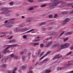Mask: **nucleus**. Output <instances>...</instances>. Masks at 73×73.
Instances as JSON below:
<instances>
[{
  "instance_id": "cd10ccee",
  "label": "nucleus",
  "mask_w": 73,
  "mask_h": 73,
  "mask_svg": "<svg viewBox=\"0 0 73 73\" xmlns=\"http://www.w3.org/2000/svg\"><path fill=\"white\" fill-rule=\"evenodd\" d=\"M59 0H51V2L52 3H54V2H56V1H58Z\"/></svg>"
},
{
  "instance_id": "052dcab7",
  "label": "nucleus",
  "mask_w": 73,
  "mask_h": 73,
  "mask_svg": "<svg viewBox=\"0 0 73 73\" xmlns=\"http://www.w3.org/2000/svg\"><path fill=\"white\" fill-rule=\"evenodd\" d=\"M24 24H22L21 25L20 27H24Z\"/></svg>"
},
{
  "instance_id": "ea45409f",
  "label": "nucleus",
  "mask_w": 73,
  "mask_h": 73,
  "mask_svg": "<svg viewBox=\"0 0 73 73\" xmlns=\"http://www.w3.org/2000/svg\"><path fill=\"white\" fill-rule=\"evenodd\" d=\"M46 4H43L41 5V7H46Z\"/></svg>"
},
{
  "instance_id": "c756f323",
  "label": "nucleus",
  "mask_w": 73,
  "mask_h": 73,
  "mask_svg": "<svg viewBox=\"0 0 73 73\" xmlns=\"http://www.w3.org/2000/svg\"><path fill=\"white\" fill-rule=\"evenodd\" d=\"M46 73H50V72H51V70H46Z\"/></svg>"
},
{
  "instance_id": "bf43d9fd",
  "label": "nucleus",
  "mask_w": 73,
  "mask_h": 73,
  "mask_svg": "<svg viewBox=\"0 0 73 73\" xmlns=\"http://www.w3.org/2000/svg\"><path fill=\"white\" fill-rule=\"evenodd\" d=\"M48 15V14H47V13H44L43 14V16H46V15Z\"/></svg>"
},
{
  "instance_id": "412c9836",
  "label": "nucleus",
  "mask_w": 73,
  "mask_h": 73,
  "mask_svg": "<svg viewBox=\"0 0 73 73\" xmlns=\"http://www.w3.org/2000/svg\"><path fill=\"white\" fill-rule=\"evenodd\" d=\"M68 11H65L62 13V15H65V14H68Z\"/></svg>"
},
{
  "instance_id": "3c124183",
  "label": "nucleus",
  "mask_w": 73,
  "mask_h": 73,
  "mask_svg": "<svg viewBox=\"0 0 73 73\" xmlns=\"http://www.w3.org/2000/svg\"><path fill=\"white\" fill-rule=\"evenodd\" d=\"M7 73H12L11 70H8L7 71Z\"/></svg>"
},
{
  "instance_id": "603ef678",
  "label": "nucleus",
  "mask_w": 73,
  "mask_h": 73,
  "mask_svg": "<svg viewBox=\"0 0 73 73\" xmlns=\"http://www.w3.org/2000/svg\"><path fill=\"white\" fill-rule=\"evenodd\" d=\"M42 31H45L46 30V29L44 28H42Z\"/></svg>"
},
{
  "instance_id": "58836bf2",
  "label": "nucleus",
  "mask_w": 73,
  "mask_h": 73,
  "mask_svg": "<svg viewBox=\"0 0 73 73\" xmlns=\"http://www.w3.org/2000/svg\"><path fill=\"white\" fill-rule=\"evenodd\" d=\"M8 8H5L2 9V10L3 11H7V10H8Z\"/></svg>"
},
{
  "instance_id": "2f4dec72",
  "label": "nucleus",
  "mask_w": 73,
  "mask_h": 73,
  "mask_svg": "<svg viewBox=\"0 0 73 73\" xmlns=\"http://www.w3.org/2000/svg\"><path fill=\"white\" fill-rule=\"evenodd\" d=\"M44 52H42L41 54H40V57H41V56H42L43 55V54H44Z\"/></svg>"
},
{
  "instance_id": "7ed1b4c3",
  "label": "nucleus",
  "mask_w": 73,
  "mask_h": 73,
  "mask_svg": "<svg viewBox=\"0 0 73 73\" xmlns=\"http://www.w3.org/2000/svg\"><path fill=\"white\" fill-rule=\"evenodd\" d=\"M62 57V55H60V54H58L57 55H56L55 56H54L52 59L53 60H55L56 58H57V59L58 58H61Z\"/></svg>"
},
{
  "instance_id": "6ab92c4d",
  "label": "nucleus",
  "mask_w": 73,
  "mask_h": 73,
  "mask_svg": "<svg viewBox=\"0 0 73 73\" xmlns=\"http://www.w3.org/2000/svg\"><path fill=\"white\" fill-rule=\"evenodd\" d=\"M21 68L22 69H26V66H22L21 67Z\"/></svg>"
},
{
  "instance_id": "7c9ffc66",
  "label": "nucleus",
  "mask_w": 73,
  "mask_h": 73,
  "mask_svg": "<svg viewBox=\"0 0 73 73\" xmlns=\"http://www.w3.org/2000/svg\"><path fill=\"white\" fill-rule=\"evenodd\" d=\"M65 33V31H63L60 34V35H59V36L60 37V36H61L64 33Z\"/></svg>"
},
{
  "instance_id": "e433bc0d",
  "label": "nucleus",
  "mask_w": 73,
  "mask_h": 73,
  "mask_svg": "<svg viewBox=\"0 0 73 73\" xmlns=\"http://www.w3.org/2000/svg\"><path fill=\"white\" fill-rule=\"evenodd\" d=\"M68 23V22L64 20L63 21V24H66Z\"/></svg>"
},
{
  "instance_id": "69168bd1",
  "label": "nucleus",
  "mask_w": 73,
  "mask_h": 73,
  "mask_svg": "<svg viewBox=\"0 0 73 73\" xmlns=\"http://www.w3.org/2000/svg\"><path fill=\"white\" fill-rule=\"evenodd\" d=\"M62 3L63 4H64V5L66 4V2H62Z\"/></svg>"
},
{
  "instance_id": "a19ab883",
  "label": "nucleus",
  "mask_w": 73,
  "mask_h": 73,
  "mask_svg": "<svg viewBox=\"0 0 73 73\" xmlns=\"http://www.w3.org/2000/svg\"><path fill=\"white\" fill-rule=\"evenodd\" d=\"M56 17H58V15L57 14H56L54 15V18H56Z\"/></svg>"
},
{
  "instance_id": "680f3d73",
  "label": "nucleus",
  "mask_w": 73,
  "mask_h": 73,
  "mask_svg": "<svg viewBox=\"0 0 73 73\" xmlns=\"http://www.w3.org/2000/svg\"><path fill=\"white\" fill-rule=\"evenodd\" d=\"M68 38H66V39H64V41H67V40H68Z\"/></svg>"
},
{
  "instance_id": "de8ad7c7",
  "label": "nucleus",
  "mask_w": 73,
  "mask_h": 73,
  "mask_svg": "<svg viewBox=\"0 0 73 73\" xmlns=\"http://www.w3.org/2000/svg\"><path fill=\"white\" fill-rule=\"evenodd\" d=\"M12 25H8L7 26V28H11V27H12Z\"/></svg>"
},
{
  "instance_id": "b1692460",
  "label": "nucleus",
  "mask_w": 73,
  "mask_h": 73,
  "mask_svg": "<svg viewBox=\"0 0 73 73\" xmlns=\"http://www.w3.org/2000/svg\"><path fill=\"white\" fill-rule=\"evenodd\" d=\"M34 29H31L29 31H28L27 32H26V33H29V32H32V31H34Z\"/></svg>"
},
{
  "instance_id": "72a5a7b5",
  "label": "nucleus",
  "mask_w": 73,
  "mask_h": 73,
  "mask_svg": "<svg viewBox=\"0 0 73 73\" xmlns=\"http://www.w3.org/2000/svg\"><path fill=\"white\" fill-rule=\"evenodd\" d=\"M5 15V16H10V14L8 13H7L6 12V13Z\"/></svg>"
},
{
  "instance_id": "20e7f679",
  "label": "nucleus",
  "mask_w": 73,
  "mask_h": 73,
  "mask_svg": "<svg viewBox=\"0 0 73 73\" xmlns=\"http://www.w3.org/2000/svg\"><path fill=\"white\" fill-rule=\"evenodd\" d=\"M14 32L15 33H17L20 31V29L18 28L15 27L14 28Z\"/></svg>"
},
{
  "instance_id": "39448f33",
  "label": "nucleus",
  "mask_w": 73,
  "mask_h": 73,
  "mask_svg": "<svg viewBox=\"0 0 73 73\" xmlns=\"http://www.w3.org/2000/svg\"><path fill=\"white\" fill-rule=\"evenodd\" d=\"M70 46V44H69V43H66L64 44L63 45L64 49H65V48H68V47H69Z\"/></svg>"
},
{
  "instance_id": "13d9d810",
  "label": "nucleus",
  "mask_w": 73,
  "mask_h": 73,
  "mask_svg": "<svg viewBox=\"0 0 73 73\" xmlns=\"http://www.w3.org/2000/svg\"><path fill=\"white\" fill-rule=\"evenodd\" d=\"M25 56H22V59H23V60H25Z\"/></svg>"
},
{
  "instance_id": "4c0bfd02",
  "label": "nucleus",
  "mask_w": 73,
  "mask_h": 73,
  "mask_svg": "<svg viewBox=\"0 0 73 73\" xmlns=\"http://www.w3.org/2000/svg\"><path fill=\"white\" fill-rule=\"evenodd\" d=\"M10 5H13V1H11L9 3Z\"/></svg>"
},
{
  "instance_id": "ddd939ff",
  "label": "nucleus",
  "mask_w": 73,
  "mask_h": 73,
  "mask_svg": "<svg viewBox=\"0 0 73 73\" xmlns=\"http://www.w3.org/2000/svg\"><path fill=\"white\" fill-rule=\"evenodd\" d=\"M52 3L53 4V5H54V7L55 6H57L59 4V3L57 2H55L54 3Z\"/></svg>"
},
{
  "instance_id": "c9c22d12",
  "label": "nucleus",
  "mask_w": 73,
  "mask_h": 73,
  "mask_svg": "<svg viewBox=\"0 0 73 73\" xmlns=\"http://www.w3.org/2000/svg\"><path fill=\"white\" fill-rule=\"evenodd\" d=\"M28 1L30 3H34V1L32 0H28Z\"/></svg>"
},
{
  "instance_id": "473e14b6",
  "label": "nucleus",
  "mask_w": 73,
  "mask_h": 73,
  "mask_svg": "<svg viewBox=\"0 0 73 73\" xmlns=\"http://www.w3.org/2000/svg\"><path fill=\"white\" fill-rule=\"evenodd\" d=\"M17 70V67H15L13 69V71H14L15 72H16V70Z\"/></svg>"
},
{
  "instance_id": "6e6552de",
  "label": "nucleus",
  "mask_w": 73,
  "mask_h": 73,
  "mask_svg": "<svg viewBox=\"0 0 73 73\" xmlns=\"http://www.w3.org/2000/svg\"><path fill=\"white\" fill-rule=\"evenodd\" d=\"M32 19H33L32 18H29L26 20V22L27 23H29L32 20Z\"/></svg>"
},
{
  "instance_id": "774afa93",
  "label": "nucleus",
  "mask_w": 73,
  "mask_h": 73,
  "mask_svg": "<svg viewBox=\"0 0 73 73\" xmlns=\"http://www.w3.org/2000/svg\"><path fill=\"white\" fill-rule=\"evenodd\" d=\"M68 73H73V70L72 71H71Z\"/></svg>"
},
{
  "instance_id": "f03ea898",
  "label": "nucleus",
  "mask_w": 73,
  "mask_h": 73,
  "mask_svg": "<svg viewBox=\"0 0 73 73\" xmlns=\"http://www.w3.org/2000/svg\"><path fill=\"white\" fill-rule=\"evenodd\" d=\"M7 60H11V58H9V57H7V58H3L2 59H1L0 61L1 62L3 61V62H4L5 63V62H7Z\"/></svg>"
},
{
  "instance_id": "8fccbe9b",
  "label": "nucleus",
  "mask_w": 73,
  "mask_h": 73,
  "mask_svg": "<svg viewBox=\"0 0 73 73\" xmlns=\"http://www.w3.org/2000/svg\"><path fill=\"white\" fill-rule=\"evenodd\" d=\"M48 30H49V31H50V30H51V29H52V27H48Z\"/></svg>"
},
{
  "instance_id": "864d4df0",
  "label": "nucleus",
  "mask_w": 73,
  "mask_h": 73,
  "mask_svg": "<svg viewBox=\"0 0 73 73\" xmlns=\"http://www.w3.org/2000/svg\"><path fill=\"white\" fill-rule=\"evenodd\" d=\"M9 22V21L8 20H7L4 22V23H8Z\"/></svg>"
},
{
  "instance_id": "bb28decb",
  "label": "nucleus",
  "mask_w": 73,
  "mask_h": 73,
  "mask_svg": "<svg viewBox=\"0 0 73 73\" xmlns=\"http://www.w3.org/2000/svg\"><path fill=\"white\" fill-rule=\"evenodd\" d=\"M65 20H66V21L68 23V21H70V19L69 18H66L65 19Z\"/></svg>"
},
{
  "instance_id": "f257e3e1",
  "label": "nucleus",
  "mask_w": 73,
  "mask_h": 73,
  "mask_svg": "<svg viewBox=\"0 0 73 73\" xmlns=\"http://www.w3.org/2000/svg\"><path fill=\"white\" fill-rule=\"evenodd\" d=\"M52 41L50 42H48L45 44L44 45V47L45 48H48V47H49L50 46L52 45Z\"/></svg>"
},
{
  "instance_id": "9b49d317",
  "label": "nucleus",
  "mask_w": 73,
  "mask_h": 73,
  "mask_svg": "<svg viewBox=\"0 0 73 73\" xmlns=\"http://www.w3.org/2000/svg\"><path fill=\"white\" fill-rule=\"evenodd\" d=\"M54 7V5H52L51 6H50V7L48 8V9H51Z\"/></svg>"
},
{
  "instance_id": "f704fd0d",
  "label": "nucleus",
  "mask_w": 73,
  "mask_h": 73,
  "mask_svg": "<svg viewBox=\"0 0 73 73\" xmlns=\"http://www.w3.org/2000/svg\"><path fill=\"white\" fill-rule=\"evenodd\" d=\"M6 66H7L6 64H3V66H2V67H3V68H5Z\"/></svg>"
},
{
  "instance_id": "c03bdc74",
  "label": "nucleus",
  "mask_w": 73,
  "mask_h": 73,
  "mask_svg": "<svg viewBox=\"0 0 73 73\" xmlns=\"http://www.w3.org/2000/svg\"><path fill=\"white\" fill-rule=\"evenodd\" d=\"M33 8H34L33 7H31L30 8H29V10L30 11H32V10H33Z\"/></svg>"
},
{
  "instance_id": "37998d69",
  "label": "nucleus",
  "mask_w": 73,
  "mask_h": 73,
  "mask_svg": "<svg viewBox=\"0 0 73 73\" xmlns=\"http://www.w3.org/2000/svg\"><path fill=\"white\" fill-rule=\"evenodd\" d=\"M15 18H12L11 19H9V22L10 21H12V20H15Z\"/></svg>"
},
{
  "instance_id": "0e129e2a",
  "label": "nucleus",
  "mask_w": 73,
  "mask_h": 73,
  "mask_svg": "<svg viewBox=\"0 0 73 73\" xmlns=\"http://www.w3.org/2000/svg\"><path fill=\"white\" fill-rule=\"evenodd\" d=\"M23 38H26V37H27V35L23 36Z\"/></svg>"
},
{
  "instance_id": "5701e85b",
  "label": "nucleus",
  "mask_w": 73,
  "mask_h": 73,
  "mask_svg": "<svg viewBox=\"0 0 73 73\" xmlns=\"http://www.w3.org/2000/svg\"><path fill=\"white\" fill-rule=\"evenodd\" d=\"M48 1V0H39L37 1V2H41L42 1Z\"/></svg>"
},
{
  "instance_id": "a18cd8bd",
  "label": "nucleus",
  "mask_w": 73,
  "mask_h": 73,
  "mask_svg": "<svg viewBox=\"0 0 73 73\" xmlns=\"http://www.w3.org/2000/svg\"><path fill=\"white\" fill-rule=\"evenodd\" d=\"M5 13H7V11H4L1 13L2 14H5Z\"/></svg>"
},
{
  "instance_id": "423d86ee",
  "label": "nucleus",
  "mask_w": 73,
  "mask_h": 73,
  "mask_svg": "<svg viewBox=\"0 0 73 73\" xmlns=\"http://www.w3.org/2000/svg\"><path fill=\"white\" fill-rule=\"evenodd\" d=\"M49 53H50V52H49V51L47 52L46 54H45L41 58H40L39 59V61H40V60H42V58H44L46 56H47L48 54H49Z\"/></svg>"
},
{
  "instance_id": "09e8293b",
  "label": "nucleus",
  "mask_w": 73,
  "mask_h": 73,
  "mask_svg": "<svg viewBox=\"0 0 73 73\" xmlns=\"http://www.w3.org/2000/svg\"><path fill=\"white\" fill-rule=\"evenodd\" d=\"M40 46L41 48L44 47V44H40Z\"/></svg>"
},
{
  "instance_id": "5fc2aeb1",
  "label": "nucleus",
  "mask_w": 73,
  "mask_h": 73,
  "mask_svg": "<svg viewBox=\"0 0 73 73\" xmlns=\"http://www.w3.org/2000/svg\"><path fill=\"white\" fill-rule=\"evenodd\" d=\"M53 17V15H49V18H52Z\"/></svg>"
},
{
  "instance_id": "c85d7f7f",
  "label": "nucleus",
  "mask_w": 73,
  "mask_h": 73,
  "mask_svg": "<svg viewBox=\"0 0 73 73\" xmlns=\"http://www.w3.org/2000/svg\"><path fill=\"white\" fill-rule=\"evenodd\" d=\"M62 69V67H58L57 68V70H61Z\"/></svg>"
},
{
  "instance_id": "1a4fd4ad",
  "label": "nucleus",
  "mask_w": 73,
  "mask_h": 73,
  "mask_svg": "<svg viewBox=\"0 0 73 73\" xmlns=\"http://www.w3.org/2000/svg\"><path fill=\"white\" fill-rule=\"evenodd\" d=\"M47 61H49V59H48V58H46L42 62V63H43V64H45V63H46Z\"/></svg>"
},
{
  "instance_id": "4468645a",
  "label": "nucleus",
  "mask_w": 73,
  "mask_h": 73,
  "mask_svg": "<svg viewBox=\"0 0 73 73\" xmlns=\"http://www.w3.org/2000/svg\"><path fill=\"white\" fill-rule=\"evenodd\" d=\"M7 24H8V25H11L12 24H14V22L13 21H11V22H9L7 23Z\"/></svg>"
},
{
  "instance_id": "2eb2a0df",
  "label": "nucleus",
  "mask_w": 73,
  "mask_h": 73,
  "mask_svg": "<svg viewBox=\"0 0 73 73\" xmlns=\"http://www.w3.org/2000/svg\"><path fill=\"white\" fill-rule=\"evenodd\" d=\"M46 24V22H42L41 23H39V25H45Z\"/></svg>"
},
{
  "instance_id": "338daca9",
  "label": "nucleus",
  "mask_w": 73,
  "mask_h": 73,
  "mask_svg": "<svg viewBox=\"0 0 73 73\" xmlns=\"http://www.w3.org/2000/svg\"><path fill=\"white\" fill-rule=\"evenodd\" d=\"M33 73V72H32V71H29V72H28L27 73Z\"/></svg>"
},
{
  "instance_id": "79ce46f5",
  "label": "nucleus",
  "mask_w": 73,
  "mask_h": 73,
  "mask_svg": "<svg viewBox=\"0 0 73 73\" xmlns=\"http://www.w3.org/2000/svg\"><path fill=\"white\" fill-rule=\"evenodd\" d=\"M14 58L15 60H17V56L16 55L14 56Z\"/></svg>"
},
{
  "instance_id": "a878e982",
  "label": "nucleus",
  "mask_w": 73,
  "mask_h": 73,
  "mask_svg": "<svg viewBox=\"0 0 73 73\" xmlns=\"http://www.w3.org/2000/svg\"><path fill=\"white\" fill-rule=\"evenodd\" d=\"M39 45V43H37V42L35 43L34 44V46H37V45Z\"/></svg>"
},
{
  "instance_id": "393cba45",
  "label": "nucleus",
  "mask_w": 73,
  "mask_h": 73,
  "mask_svg": "<svg viewBox=\"0 0 73 73\" xmlns=\"http://www.w3.org/2000/svg\"><path fill=\"white\" fill-rule=\"evenodd\" d=\"M41 53V50H38V53H37V55H39Z\"/></svg>"
},
{
  "instance_id": "6e6d98bb",
  "label": "nucleus",
  "mask_w": 73,
  "mask_h": 73,
  "mask_svg": "<svg viewBox=\"0 0 73 73\" xmlns=\"http://www.w3.org/2000/svg\"><path fill=\"white\" fill-rule=\"evenodd\" d=\"M72 53V52H70L68 53L66 55V56H68V55H69V54H70Z\"/></svg>"
},
{
  "instance_id": "f8f14e48",
  "label": "nucleus",
  "mask_w": 73,
  "mask_h": 73,
  "mask_svg": "<svg viewBox=\"0 0 73 73\" xmlns=\"http://www.w3.org/2000/svg\"><path fill=\"white\" fill-rule=\"evenodd\" d=\"M72 32H68L65 34V35H66V36H69V35H72Z\"/></svg>"
},
{
  "instance_id": "0eeeda50",
  "label": "nucleus",
  "mask_w": 73,
  "mask_h": 73,
  "mask_svg": "<svg viewBox=\"0 0 73 73\" xmlns=\"http://www.w3.org/2000/svg\"><path fill=\"white\" fill-rule=\"evenodd\" d=\"M58 48V49H64V44H61L60 45H59Z\"/></svg>"
},
{
  "instance_id": "4d7b16f0",
  "label": "nucleus",
  "mask_w": 73,
  "mask_h": 73,
  "mask_svg": "<svg viewBox=\"0 0 73 73\" xmlns=\"http://www.w3.org/2000/svg\"><path fill=\"white\" fill-rule=\"evenodd\" d=\"M7 52V53H9L10 52V50H6Z\"/></svg>"
},
{
  "instance_id": "f3484780",
  "label": "nucleus",
  "mask_w": 73,
  "mask_h": 73,
  "mask_svg": "<svg viewBox=\"0 0 73 73\" xmlns=\"http://www.w3.org/2000/svg\"><path fill=\"white\" fill-rule=\"evenodd\" d=\"M16 41V40L15 39H13L11 40H10L9 41V43L10 42H15Z\"/></svg>"
},
{
  "instance_id": "a211bd4d",
  "label": "nucleus",
  "mask_w": 73,
  "mask_h": 73,
  "mask_svg": "<svg viewBox=\"0 0 73 73\" xmlns=\"http://www.w3.org/2000/svg\"><path fill=\"white\" fill-rule=\"evenodd\" d=\"M49 35H50V36H52V35H54V32H51L49 34Z\"/></svg>"
},
{
  "instance_id": "49530a36",
  "label": "nucleus",
  "mask_w": 73,
  "mask_h": 73,
  "mask_svg": "<svg viewBox=\"0 0 73 73\" xmlns=\"http://www.w3.org/2000/svg\"><path fill=\"white\" fill-rule=\"evenodd\" d=\"M69 14L70 15H72V14H73V10L71 11L69 13Z\"/></svg>"
},
{
  "instance_id": "e2e57ef3",
  "label": "nucleus",
  "mask_w": 73,
  "mask_h": 73,
  "mask_svg": "<svg viewBox=\"0 0 73 73\" xmlns=\"http://www.w3.org/2000/svg\"><path fill=\"white\" fill-rule=\"evenodd\" d=\"M33 8H37V7H38V5H35V6H34L33 7Z\"/></svg>"
},
{
  "instance_id": "4be33fe9",
  "label": "nucleus",
  "mask_w": 73,
  "mask_h": 73,
  "mask_svg": "<svg viewBox=\"0 0 73 73\" xmlns=\"http://www.w3.org/2000/svg\"><path fill=\"white\" fill-rule=\"evenodd\" d=\"M7 46V48L8 49L9 48H10V47H11L12 46V45H6V46Z\"/></svg>"
},
{
  "instance_id": "9d476101",
  "label": "nucleus",
  "mask_w": 73,
  "mask_h": 73,
  "mask_svg": "<svg viewBox=\"0 0 73 73\" xmlns=\"http://www.w3.org/2000/svg\"><path fill=\"white\" fill-rule=\"evenodd\" d=\"M21 31L22 32H25V31H28V29L27 28L22 29H21Z\"/></svg>"
},
{
  "instance_id": "dca6fc26",
  "label": "nucleus",
  "mask_w": 73,
  "mask_h": 73,
  "mask_svg": "<svg viewBox=\"0 0 73 73\" xmlns=\"http://www.w3.org/2000/svg\"><path fill=\"white\" fill-rule=\"evenodd\" d=\"M12 46H14V47H15L16 46H20L19 45V44H12L11 45Z\"/></svg>"
},
{
  "instance_id": "aec40b11",
  "label": "nucleus",
  "mask_w": 73,
  "mask_h": 73,
  "mask_svg": "<svg viewBox=\"0 0 73 73\" xmlns=\"http://www.w3.org/2000/svg\"><path fill=\"white\" fill-rule=\"evenodd\" d=\"M67 5L68 7H70V6H72V5H73V3H68L67 4Z\"/></svg>"
}]
</instances>
